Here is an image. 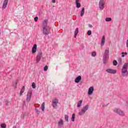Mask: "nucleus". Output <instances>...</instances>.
Masks as SVG:
<instances>
[{
  "instance_id": "1a4fd4ad",
  "label": "nucleus",
  "mask_w": 128,
  "mask_h": 128,
  "mask_svg": "<svg viewBox=\"0 0 128 128\" xmlns=\"http://www.w3.org/2000/svg\"><path fill=\"white\" fill-rule=\"evenodd\" d=\"M42 52H39L36 57V64H38L40 62V58H42Z\"/></svg>"
},
{
  "instance_id": "423d86ee",
  "label": "nucleus",
  "mask_w": 128,
  "mask_h": 128,
  "mask_svg": "<svg viewBox=\"0 0 128 128\" xmlns=\"http://www.w3.org/2000/svg\"><path fill=\"white\" fill-rule=\"evenodd\" d=\"M58 104V100L56 98H54L52 100V106L54 108H56Z\"/></svg>"
},
{
  "instance_id": "79ce46f5",
  "label": "nucleus",
  "mask_w": 128,
  "mask_h": 128,
  "mask_svg": "<svg viewBox=\"0 0 128 128\" xmlns=\"http://www.w3.org/2000/svg\"><path fill=\"white\" fill-rule=\"evenodd\" d=\"M24 104H26V102L24 101Z\"/></svg>"
},
{
  "instance_id": "9b49d317",
  "label": "nucleus",
  "mask_w": 128,
  "mask_h": 128,
  "mask_svg": "<svg viewBox=\"0 0 128 128\" xmlns=\"http://www.w3.org/2000/svg\"><path fill=\"white\" fill-rule=\"evenodd\" d=\"M94 90V86L90 87V88H88V96H91V94H92Z\"/></svg>"
},
{
  "instance_id": "412c9836",
  "label": "nucleus",
  "mask_w": 128,
  "mask_h": 128,
  "mask_svg": "<svg viewBox=\"0 0 128 128\" xmlns=\"http://www.w3.org/2000/svg\"><path fill=\"white\" fill-rule=\"evenodd\" d=\"M44 104H45V103L44 102L41 106V110L42 112H44Z\"/></svg>"
},
{
  "instance_id": "72a5a7b5",
  "label": "nucleus",
  "mask_w": 128,
  "mask_h": 128,
  "mask_svg": "<svg viewBox=\"0 0 128 128\" xmlns=\"http://www.w3.org/2000/svg\"><path fill=\"white\" fill-rule=\"evenodd\" d=\"M35 22H38V16H36L34 18Z\"/></svg>"
},
{
  "instance_id": "6e6552de",
  "label": "nucleus",
  "mask_w": 128,
  "mask_h": 128,
  "mask_svg": "<svg viewBox=\"0 0 128 128\" xmlns=\"http://www.w3.org/2000/svg\"><path fill=\"white\" fill-rule=\"evenodd\" d=\"M32 94V90H30L28 91V94L26 95V102H29L30 101Z\"/></svg>"
},
{
  "instance_id": "c756f323",
  "label": "nucleus",
  "mask_w": 128,
  "mask_h": 128,
  "mask_svg": "<svg viewBox=\"0 0 128 128\" xmlns=\"http://www.w3.org/2000/svg\"><path fill=\"white\" fill-rule=\"evenodd\" d=\"M113 64L114 66H116L118 64V62H116V60H114L113 61Z\"/></svg>"
},
{
  "instance_id": "5701e85b",
  "label": "nucleus",
  "mask_w": 128,
  "mask_h": 128,
  "mask_svg": "<svg viewBox=\"0 0 128 128\" xmlns=\"http://www.w3.org/2000/svg\"><path fill=\"white\" fill-rule=\"evenodd\" d=\"M74 118H76V114H73L72 118V121L74 122Z\"/></svg>"
},
{
  "instance_id": "473e14b6",
  "label": "nucleus",
  "mask_w": 128,
  "mask_h": 128,
  "mask_svg": "<svg viewBox=\"0 0 128 128\" xmlns=\"http://www.w3.org/2000/svg\"><path fill=\"white\" fill-rule=\"evenodd\" d=\"M87 34L88 36H90L92 34V30H89Z\"/></svg>"
},
{
  "instance_id": "0eeeda50",
  "label": "nucleus",
  "mask_w": 128,
  "mask_h": 128,
  "mask_svg": "<svg viewBox=\"0 0 128 128\" xmlns=\"http://www.w3.org/2000/svg\"><path fill=\"white\" fill-rule=\"evenodd\" d=\"M104 6H106V2L104 0H100L99 8L101 10H104Z\"/></svg>"
},
{
  "instance_id": "20e7f679",
  "label": "nucleus",
  "mask_w": 128,
  "mask_h": 128,
  "mask_svg": "<svg viewBox=\"0 0 128 128\" xmlns=\"http://www.w3.org/2000/svg\"><path fill=\"white\" fill-rule=\"evenodd\" d=\"M88 110V105L87 104L83 106L81 110L78 113L79 116H84Z\"/></svg>"
},
{
  "instance_id": "a19ab883",
  "label": "nucleus",
  "mask_w": 128,
  "mask_h": 128,
  "mask_svg": "<svg viewBox=\"0 0 128 128\" xmlns=\"http://www.w3.org/2000/svg\"><path fill=\"white\" fill-rule=\"evenodd\" d=\"M12 128H16V126H14Z\"/></svg>"
},
{
  "instance_id": "ea45409f",
  "label": "nucleus",
  "mask_w": 128,
  "mask_h": 128,
  "mask_svg": "<svg viewBox=\"0 0 128 128\" xmlns=\"http://www.w3.org/2000/svg\"><path fill=\"white\" fill-rule=\"evenodd\" d=\"M18 84V82H16V86H15V88H16V85Z\"/></svg>"
},
{
  "instance_id": "2eb2a0df",
  "label": "nucleus",
  "mask_w": 128,
  "mask_h": 128,
  "mask_svg": "<svg viewBox=\"0 0 128 128\" xmlns=\"http://www.w3.org/2000/svg\"><path fill=\"white\" fill-rule=\"evenodd\" d=\"M81 80L82 76H79L75 79V82H76V84H78V82H80Z\"/></svg>"
},
{
  "instance_id": "4468645a",
  "label": "nucleus",
  "mask_w": 128,
  "mask_h": 128,
  "mask_svg": "<svg viewBox=\"0 0 128 128\" xmlns=\"http://www.w3.org/2000/svg\"><path fill=\"white\" fill-rule=\"evenodd\" d=\"M36 44H34L33 46V48H32V54H35V52H36Z\"/></svg>"
},
{
  "instance_id": "ddd939ff",
  "label": "nucleus",
  "mask_w": 128,
  "mask_h": 128,
  "mask_svg": "<svg viewBox=\"0 0 128 128\" xmlns=\"http://www.w3.org/2000/svg\"><path fill=\"white\" fill-rule=\"evenodd\" d=\"M8 0H4L3 2V5L2 6V10H4L6 8V6H8Z\"/></svg>"
},
{
  "instance_id": "a878e982",
  "label": "nucleus",
  "mask_w": 128,
  "mask_h": 128,
  "mask_svg": "<svg viewBox=\"0 0 128 128\" xmlns=\"http://www.w3.org/2000/svg\"><path fill=\"white\" fill-rule=\"evenodd\" d=\"M0 126L2 128H6V125L5 124H0Z\"/></svg>"
},
{
  "instance_id": "4c0bfd02",
  "label": "nucleus",
  "mask_w": 128,
  "mask_h": 128,
  "mask_svg": "<svg viewBox=\"0 0 128 128\" xmlns=\"http://www.w3.org/2000/svg\"><path fill=\"white\" fill-rule=\"evenodd\" d=\"M88 26H89V28H92V25L90 24L88 25Z\"/></svg>"
},
{
  "instance_id": "f8f14e48",
  "label": "nucleus",
  "mask_w": 128,
  "mask_h": 128,
  "mask_svg": "<svg viewBox=\"0 0 128 128\" xmlns=\"http://www.w3.org/2000/svg\"><path fill=\"white\" fill-rule=\"evenodd\" d=\"M104 42H106V36H103L101 39V46H104Z\"/></svg>"
},
{
  "instance_id": "7ed1b4c3",
  "label": "nucleus",
  "mask_w": 128,
  "mask_h": 128,
  "mask_svg": "<svg viewBox=\"0 0 128 128\" xmlns=\"http://www.w3.org/2000/svg\"><path fill=\"white\" fill-rule=\"evenodd\" d=\"M110 50H106L103 56V64H104L108 63V58H110Z\"/></svg>"
},
{
  "instance_id": "f704fd0d",
  "label": "nucleus",
  "mask_w": 128,
  "mask_h": 128,
  "mask_svg": "<svg viewBox=\"0 0 128 128\" xmlns=\"http://www.w3.org/2000/svg\"><path fill=\"white\" fill-rule=\"evenodd\" d=\"M80 0H76V4H80Z\"/></svg>"
},
{
  "instance_id": "f3484780",
  "label": "nucleus",
  "mask_w": 128,
  "mask_h": 128,
  "mask_svg": "<svg viewBox=\"0 0 128 128\" xmlns=\"http://www.w3.org/2000/svg\"><path fill=\"white\" fill-rule=\"evenodd\" d=\"M80 16H84V8H82V10L80 11Z\"/></svg>"
},
{
  "instance_id": "bb28decb",
  "label": "nucleus",
  "mask_w": 128,
  "mask_h": 128,
  "mask_svg": "<svg viewBox=\"0 0 128 128\" xmlns=\"http://www.w3.org/2000/svg\"><path fill=\"white\" fill-rule=\"evenodd\" d=\"M92 56L93 57L96 56V52H92Z\"/></svg>"
},
{
  "instance_id": "c85d7f7f",
  "label": "nucleus",
  "mask_w": 128,
  "mask_h": 128,
  "mask_svg": "<svg viewBox=\"0 0 128 128\" xmlns=\"http://www.w3.org/2000/svg\"><path fill=\"white\" fill-rule=\"evenodd\" d=\"M5 104H6V106H9L10 105V102H8V100H6Z\"/></svg>"
},
{
  "instance_id": "c9c22d12",
  "label": "nucleus",
  "mask_w": 128,
  "mask_h": 128,
  "mask_svg": "<svg viewBox=\"0 0 128 128\" xmlns=\"http://www.w3.org/2000/svg\"><path fill=\"white\" fill-rule=\"evenodd\" d=\"M122 58H124V52H122Z\"/></svg>"
},
{
  "instance_id": "a211bd4d",
  "label": "nucleus",
  "mask_w": 128,
  "mask_h": 128,
  "mask_svg": "<svg viewBox=\"0 0 128 128\" xmlns=\"http://www.w3.org/2000/svg\"><path fill=\"white\" fill-rule=\"evenodd\" d=\"M82 104V100H80L77 103V108H80Z\"/></svg>"
},
{
  "instance_id": "37998d69",
  "label": "nucleus",
  "mask_w": 128,
  "mask_h": 128,
  "mask_svg": "<svg viewBox=\"0 0 128 128\" xmlns=\"http://www.w3.org/2000/svg\"><path fill=\"white\" fill-rule=\"evenodd\" d=\"M0 34H1V33H0Z\"/></svg>"
},
{
  "instance_id": "9d476101",
  "label": "nucleus",
  "mask_w": 128,
  "mask_h": 128,
  "mask_svg": "<svg viewBox=\"0 0 128 128\" xmlns=\"http://www.w3.org/2000/svg\"><path fill=\"white\" fill-rule=\"evenodd\" d=\"M106 72H107L108 74H116V70H112V68L106 69Z\"/></svg>"
},
{
  "instance_id": "2f4dec72",
  "label": "nucleus",
  "mask_w": 128,
  "mask_h": 128,
  "mask_svg": "<svg viewBox=\"0 0 128 128\" xmlns=\"http://www.w3.org/2000/svg\"><path fill=\"white\" fill-rule=\"evenodd\" d=\"M48 66H46L44 67V71L46 72V70H48Z\"/></svg>"
},
{
  "instance_id": "6ab92c4d",
  "label": "nucleus",
  "mask_w": 128,
  "mask_h": 128,
  "mask_svg": "<svg viewBox=\"0 0 128 128\" xmlns=\"http://www.w3.org/2000/svg\"><path fill=\"white\" fill-rule=\"evenodd\" d=\"M78 28H76V30L74 31V38H76V36H78Z\"/></svg>"
},
{
  "instance_id": "e433bc0d",
  "label": "nucleus",
  "mask_w": 128,
  "mask_h": 128,
  "mask_svg": "<svg viewBox=\"0 0 128 128\" xmlns=\"http://www.w3.org/2000/svg\"><path fill=\"white\" fill-rule=\"evenodd\" d=\"M52 2H53V4H56V0H52Z\"/></svg>"
},
{
  "instance_id": "cd10ccee",
  "label": "nucleus",
  "mask_w": 128,
  "mask_h": 128,
  "mask_svg": "<svg viewBox=\"0 0 128 128\" xmlns=\"http://www.w3.org/2000/svg\"><path fill=\"white\" fill-rule=\"evenodd\" d=\"M106 22H111L112 21V18H106Z\"/></svg>"
},
{
  "instance_id": "4be33fe9",
  "label": "nucleus",
  "mask_w": 128,
  "mask_h": 128,
  "mask_svg": "<svg viewBox=\"0 0 128 128\" xmlns=\"http://www.w3.org/2000/svg\"><path fill=\"white\" fill-rule=\"evenodd\" d=\"M35 110L36 114H40V111L38 107H36L35 108Z\"/></svg>"
},
{
  "instance_id": "393cba45",
  "label": "nucleus",
  "mask_w": 128,
  "mask_h": 128,
  "mask_svg": "<svg viewBox=\"0 0 128 128\" xmlns=\"http://www.w3.org/2000/svg\"><path fill=\"white\" fill-rule=\"evenodd\" d=\"M80 6H81L80 3H76V8H80Z\"/></svg>"
},
{
  "instance_id": "f03ea898",
  "label": "nucleus",
  "mask_w": 128,
  "mask_h": 128,
  "mask_svg": "<svg viewBox=\"0 0 128 128\" xmlns=\"http://www.w3.org/2000/svg\"><path fill=\"white\" fill-rule=\"evenodd\" d=\"M128 63H124V65L122 67V76H128Z\"/></svg>"
},
{
  "instance_id": "b1692460",
  "label": "nucleus",
  "mask_w": 128,
  "mask_h": 128,
  "mask_svg": "<svg viewBox=\"0 0 128 128\" xmlns=\"http://www.w3.org/2000/svg\"><path fill=\"white\" fill-rule=\"evenodd\" d=\"M64 119L66 122H68V114H66L64 116Z\"/></svg>"
},
{
  "instance_id": "7c9ffc66",
  "label": "nucleus",
  "mask_w": 128,
  "mask_h": 128,
  "mask_svg": "<svg viewBox=\"0 0 128 128\" xmlns=\"http://www.w3.org/2000/svg\"><path fill=\"white\" fill-rule=\"evenodd\" d=\"M32 88H36V83H34V82L32 83Z\"/></svg>"
},
{
  "instance_id": "39448f33",
  "label": "nucleus",
  "mask_w": 128,
  "mask_h": 128,
  "mask_svg": "<svg viewBox=\"0 0 128 128\" xmlns=\"http://www.w3.org/2000/svg\"><path fill=\"white\" fill-rule=\"evenodd\" d=\"M114 112H116V114H119V116H124V111L121 110L120 108H115L114 110Z\"/></svg>"
},
{
  "instance_id": "58836bf2",
  "label": "nucleus",
  "mask_w": 128,
  "mask_h": 128,
  "mask_svg": "<svg viewBox=\"0 0 128 128\" xmlns=\"http://www.w3.org/2000/svg\"><path fill=\"white\" fill-rule=\"evenodd\" d=\"M124 54H125V56H126L128 54L127 52H124Z\"/></svg>"
},
{
  "instance_id": "dca6fc26",
  "label": "nucleus",
  "mask_w": 128,
  "mask_h": 128,
  "mask_svg": "<svg viewBox=\"0 0 128 128\" xmlns=\"http://www.w3.org/2000/svg\"><path fill=\"white\" fill-rule=\"evenodd\" d=\"M62 126H64V120H62V119H60L58 122V126L60 128H61Z\"/></svg>"
},
{
  "instance_id": "aec40b11",
  "label": "nucleus",
  "mask_w": 128,
  "mask_h": 128,
  "mask_svg": "<svg viewBox=\"0 0 128 128\" xmlns=\"http://www.w3.org/2000/svg\"><path fill=\"white\" fill-rule=\"evenodd\" d=\"M24 86H23L22 87V90H20V95L22 96V94H24Z\"/></svg>"
},
{
  "instance_id": "f257e3e1",
  "label": "nucleus",
  "mask_w": 128,
  "mask_h": 128,
  "mask_svg": "<svg viewBox=\"0 0 128 128\" xmlns=\"http://www.w3.org/2000/svg\"><path fill=\"white\" fill-rule=\"evenodd\" d=\"M48 20H45L42 22V32L44 36H48L50 32V27L48 25Z\"/></svg>"
}]
</instances>
